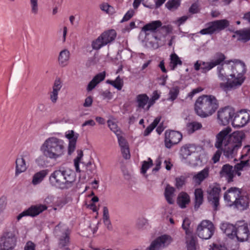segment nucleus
Segmentation results:
<instances>
[{
    "mask_svg": "<svg viewBox=\"0 0 250 250\" xmlns=\"http://www.w3.org/2000/svg\"><path fill=\"white\" fill-rule=\"evenodd\" d=\"M231 131L229 127L221 131L216 136L214 144L215 147L221 149L224 155L228 159H232L235 156L245 137L243 132L236 131L231 134Z\"/></svg>",
    "mask_w": 250,
    "mask_h": 250,
    "instance_id": "nucleus-1",
    "label": "nucleus"
},
{
    "mask_svg": "<svg viewBox=\"0 0 250 250\" xmlns=\"http://www.w3.org/2000/svg\"><path fill=\"white\" fill-rule=\"evenodd\" d=\"M40 150L46 158L56 160L63 156L66 152L64 141L59 138L51 136L45 139Z\"/></svg>",
    "mask_w": 250,
    "mask_h": 250,
    "instance_id": "nucleus-2",
    "label": "nucleus"
},
{
    "mask_svg": "<svg viewBox=\"0 0 250 250\" xmlns=\"http://www.w3.org/2000/svg\"><path fill=\"white\" fill-rule=\"evenodd\" d=\"M76 179V175L73 170L60 168L50 174L49 181L52 186L64 189L72 187Z\"/></svg>",
    "mask_w": 250,
    "mask_h": 250,
    "instance_id": "nucleus-3",
    "label": "nucleus"
},
{
    "mask_svg": "<svg viewBox=\"0 0 250 250\" xmlns=\"http://www.w3.org/2000/svg\"><path fill=\"white\" fill-rule=\"evenodd\" d=\"M218 107V102L214 96L203 95L196 100L195 110L199 116L207 117L214 113Z\"/></svg>",
    "mask_w": 250,
    "mask_h": 250,
    "instance_id": "nucleus-4",
    "label": "nucleus"
},
{
    "mask_svg": "<svg viewBox=\"0 0 250 250\" xmlns=\"http://www.w3.org/2000/svg\"><path fill=\"white\" fill-rule=\"evenodd\" d=\"M233 67V74H230V78L227 80L225 83L220 84V87L225 91L230 90L240 86L243 81V75L246 72L245 63L239 60H235Z\"/></svg>",
    "mask_w": 250,
    "mask_h": 250,
    "instance_id": "nucleus-5",
    "label": "nucleus"
},
{
    "mask_svg": "<svg viewBox=\"0 0 250 250\" xmlns=\"http://www.w3.org/2000/svg\"><path fill=\"white\" fill-rule=\"evenodd\" d=\"M225 59L226 57L223 54L218 53L215 54L214 59L209 62L197 61L194 64V69L196 71L201 69L202 72L206 73L215 66L220 64Z\"/></svg>",
    "mask_w": 250,
    "mask_h": 250,
    "instance_id": "nucleus-6",
    "label": "nucleus"
},
{
    "mask_svg": "<svg viewBox=\"0 0 250 250\" xmlns=\"http://www.w3.org/2000/svg\"><path fill=\"white\" fill-rule=\"evenodd\" d=\"M17 240L15 231L3 232L0 237V250H13L16 246Z\"/></svg>",
    "mask_w": 250,
    "mask_h": 250,
    "instance_id": "nucleus-7",
    "label": "nucleus"
},
{
    "mask_svg": "<svg viewBox=\"0 0 250 250\" xmlns=\"http://www.w3.org/2000/svg\"><path fill=\"white\" fill-rule=\"evenodd\" d=\"M229 25V21L226 20H216L206 24V27L202 29L200 33L202 35L212 34L224 30Z\"/></svg>",
    "mask_w": 250,
    "mask_h": 250,
    "instance_id": "nucleus-8",
    "label": "nucleus"
},
{
    "mask_svg": "<svg viewBox=\"0 0 250 250\" xmlns=\"http://www.w3.org/2000/svg\"><path fill=\"white\" fill-rule=\"evenodd\" d=\"M116 37V32L113 29L104 31L92 42V47L93 49L99 50L103 46L112 42Z\"/></svg>",
    "mask_w": 250,
    "mask_h": 250,
    "instance_id": "nucleus-9",
    "label": "nucleus"
},
{
    "mask_svg": "<svg viewBox=\"0 0 250 250\" xmlns=\"http://www.w3.org/2000/svg\"><path fill=\"white\" fill-rule=\"evenodd\" d=\"M214 232L213 224L209 221L203 220L196 229L197 235L201 239L207 240L211 237Z\"/></svg>",
    "mask_w": 250,
    "mask_h": 250,
    "instance_id": "nucleus-10",
    "label": "nucleus"
},
{
    "mask_svg": "<svg viewBox=\"0 0 250 250\" xmlns=\"http://www.w3.org/2000/svg\"><path fill=\"white\" fill-rule=\"evenodd\" d=\"M208 200L213 206L214 210L218 209L219 205L221 188L217 184L210 186L207 189Z\"/></svg>",
    "mask_w": 250,
    "mask_h": 250,
    "instance_id": "nucleus-11",
    "label": "nucleus"
},
{
    "mask_svg": "<svg viewBox=\"0 0 250 250\" xmlns=\"http://www.w3.org/2000/svg\"><path fill=\"white\" fill-rule=\"evenodd\" d=\"M232 125L235 127H242L250 121V110H241L235 113Z\"/></svg>",
    "mask_w": 250,
    "mask_h": 250,
    "instance_id": "nucleus-12",
    "label": "nucleus"
},
{
    "mask_svg": "<svg viewBox=\"0 0 250 250\" xmlns=\"http://www.w3.org/2000/svg\"><path fill=\"white\" fill-rule=\"evenodd\" d=\"M234 115V110L229 107H226L220 109L217 113L218 123L223 125H226L232 121Z\"/></svg>",
    "mask_w": 250,
    "mask_h": 250,
    "instance_id": "nucleus-13",
    "label": "nucleus"
},
{
    "mask_svg": "<svg viewBox=\"0 0 250 250\" xmlns=\"http://www.w3.org/2000/svg\"><path fill=\"white\" fill-rule=\"evenodd\" d=\"M162 25V23L160 21H152L146 24H145L141 29V33H144L146 36V38L148 36L152 34L154 38L156 40H158L159 38L154 35V34L160 30V28Z\"/></svg>",
    "mask_w": 250,
    "mask_h": 250,
    "instance_id": "nucleus-14",
    "label": "nucleus"
},
{
    "mask_svg": "<svg viewBox=\"0 0 250 250\" xmlns=\"http://www.w3.org/2000/svg\"><path fill=\"white\" fill-rule=\"evenodd\" d=\"M172 241V239L169 235H163L153 241L149 247L148 250H160L168 246Z\"/></svg>",
    "mask_w": 250,
    "mask_h": 250,
    "instance_id": "nucleus-15",
    "label": "nucleus"
},
{
    "mask_svg": "<svg viewBox=\"0 0 250 250\" xmlns=\"http://www.w3.org/2000/svg\"><path fill=\"white\" fill-rule=\"evenodd\" d=\"M47 209L46 205L38 204L31 206L28 209L23 211L17 216L18 221L26 216H36Z\"/></svg>",
    "mask_w": 250,
    "mask_h": 250,
    "instance_id": "nucleus-16",
    "label": "nucleus"
},
{
    "mask_svg": "<svg viewBox=\"0 0 250 250\" xmlns=\"http://www.w3.org/2000/svg\"><path fill=\"white\" fill-rule=\"evenodd\" d=\"M242 193L241 189L236 187H231L224 193V200L229 206H233Z\"/></svg>",
    "mask_w": 250,
    "mask_h": 250,
    "instance_id": "nucleus-17",
    "label": "nucleus"
},
{
    "mask_svg": "<svg viewBox=\"0 0 250 250\" xmlns=\"http://www.w3.org/2000/svg\"><path fill=\"white\" fill-rule=\"evenodd\" d=\"M236 227L234 239L236 238L238 241L240 242L247 241L250 235L248 225L244 223H240L236 224Z\"/></svg>",
    "mask_w": 250,
    "mask_h": 250,
    "instance_id": "nucleus-18",
    "label": "nucleus"
},
{
    "mask_svg": "<svg viewBox=\"0 0 250 250\" xmlns=\"http://www.w3.org/2000/svg\"><path fill=\"white\" fill-rule=\"evenodd\" d=\"M182 138V135L178 131H167L165 132V146L166 147L170 148L173 145L180 142Z\"/></svg>",
    "mask_w": 250,
    "mask_h": 250,
    "instance_id": "nucleus-19",
    "label": "nucleus"
},
{
    "mask_svg": "<svg viewBox=\"0 0 250 250\" xmlns=\"http://www.w3.org/2000/svg\"><path fill=\"white\" fill-rule=\"evenodd\" d=\"M65 137L69 140L68 146V154L70 155L76 148V144L79 136L78 133H76L72 130H68L65 133Z\"/></svg>",
    "mask_w": 250,
    "mask_h": 250,
    "instance_id": "nucleus-20",
    "label": "nucleus"
},
{
    "mask_svg": "<svg viewBox=\"0 0 250 250\" xmlns=\"http://www.w3.org/2000/svg\"><path fill=\"white\" fill-rule=\"evenodd\" d=\"M233 66H230L228 63L222 64L217 67V73L219 78L223 81L227 80L229 78L231 72L233 71Z\"/></svg>",
    "mask_w": 250,
    "mask_h": 250,
    "instance_id": "nucleus-21",
    "label": "nucleus"
},
{
    "mask_svg": "<svg viewBox=\"0 0 250 250\" xmlns=\"http://www.w3.org/2000/svg\"><path fill=\"white\" fill-rule=\"evenodd\" d=\"M209 176V167H206L201 171L195 173L192 177V181L196 185H200Z\"/></svg>",
    "mask_w": 250,
    "mask_h": 250,
    "instance_id": "nucleus-22",
    "label": "nucleus"
},
{
    "mask_svg": "<svg viewBox=\"0 0 250 250\" xmlns=\"http://www.w3.org/2000/svg\"><path fill=\"white\" fill-rule=\"evenodd\" d=\"M62 83L60 78H57L55 79L52 91L50 93V99L52 103H56L58 99L59 92L62 88Z\"/></svg>",
    "mask_w": 250,
    "mask_h": 250,
    "instance_id": "nucleus-23",
    "label": "nucleus"
},
{
    "mask_svg": "<svg viewBox=\"0 0 250 250\" xmlns=\"http://www.w3.org/2000/svg\"><path fill=\"white\" fill-rule=\"evenodd\" d=\"M30 159V155L28 153L25 152L23 154V157L21 158H18L16 160V174L17 175L19 173L25 171L27 166L25 163V160H29Z\"/></svg>",
    "mask_w": 250,
    "mask_h": 250,
    "instance_id": "nucleus-24",
    "label": "nucleus"
},
{
    "mask_svg": "<svg viewBox=\"0 0 250 250\" xmlns=\"http://www.w3.org/2000/svg\"><path fill=\"white\" fill-rule=\"evenodd\" d=\"M235 202L233 206L239 210H244L249 207V199L248 196L242 192Z\"/></svg>",
    "mask_w": 250,
    "mask_h": 250,
    "instance_id": "nucleus-25",
    "label": "nucleus"
},
{
    "mask_svg": "<svg viewBox=\"0 0 250 250\" xmlns=\"http://www.w3.org/2000/svg\"><path fill=\"white\" fill-rule=\"evenodd\" d=\"M236 228V225L234 226L233 224L228 222L222 223L220 225V229L222 231L225 233L229 238L232 239H234Z\"/></svg>",
    "mask_w": 250,
    "mask_h": 250,
    "instance_id": "nucleus-26",
    "label": "nucleus"
},
{
    "mask_svg": "<svg viewBox=\"0 0 250 250\" xmlns=\"http://www.w3.org/2000/svg\"><path fill=\"white\" fill-rule=\"evenodd\" d=\"M220 173L222 177H226L228 181L230 182L232 181L235 172L232 166L226 164L223 166Z\"/></svg>",
    "mask_w": 250,
    "mask_h": 250,
    "instance_id": "nucleus-27",
    "label": "nucleus"
},
{
    "mask_svg": "<svg viewBox=\"0 0 250 250\" xmlns=\"http://www.w3.org/2000/svg\"><path fill=\"white\" fill-rule=\"evenodd\" d=\"M186 244L188 250H199L197 238L192 234H187Z\"/></svg>",
    "mask_w": 250,
    "mask_h": 250,
    "instance_id": "nucleus-28",
    "label": "nucleus"
},
{
    "mask_svg": "<svg viewBox=\"0 0 250 250\" xmlns=\"http://www.w3.org/2000/svg\"><path fill=\"white\" fill-rule=\"evenodd\" d=\"M105 77V71L97 74L89 83L87 87V90L88 91H90L93 90L98 83H99L103 81Z\"/></svg>",
    "mask_w": 250,
    "mask_h": 250,
    "instance_id": "nucleus-29",
    "label": "nucleus"
},
{
    "mask_svg": "<svg viewBox=\"0 0 250 250\" xmlns=\"http://www.w3.org/2000/svg\"><path fill=\"white\" fill-rule=\"evenodd\" d=\"M70 52L67 49L61 51L59 55L58 61L59 65L61 67L67 66L69 63Z\"/></svg>",
    "mask_w": 250,
    "mask_h": 250,
    "instance_id": "nucleus-30",
    "label": "nucleus"
},
{
    "mask_svg": "<svg viewBox=\"0 0 250 250\" xmlns=\"http://www.w3.org/2000/svg\"><path fill=\"white\" fill-rule=\"evenodd\" d=\"M48 169H43L35 173L33 176L32 183L33 185H37L41 183L48 175Z\"/></svg>",
    "mask_w": 250,
    "mask_h": 250,
    "instance_id": "nucleus-31",
    "label": "nucleus"
},
{
    "mask_svg": "<svg viewBox=\"0 0 250 250\" xmlns=\"http://www.w3.org/2000/svg\"><path fill=\"white\" fill-rule=\"evenodd\" d=\"M137 107L139 108H142L145 110V106L147 105L148 102V97L146 94L138 95L136 97Z\"/></svg>",
    "mask_w": 250,
    "mask_h": 250,
    "instance_id": "nucleus-32",
    "label": "nucleus"
},
{
    "mask_svg": "<svg viewBox=\"0 0 250 250\" xmlns=\"http://www.w3.org/2000/svg\"><path fill=\"white\" fill-rule=\"evenodd\" d=\"M196 150V146L193 144L186 145L181 149V154L184 158H187L189 155L194 153Z\"/></svg>",
    "mask_w": 250,
    "mask_h": 250,
    "instance_id": "nucleus-33",
    "label": "nucleus"
},
{
    "mask_svg": "<svg viewBox=\"0 0 250 250\" xmlns=\"http://www.w3.org/2000/svg\"><path fill=\"white\" fill-rule=\"evenodd\" d=\"M237 36V40L246 42L250 40V28L249 29L237 30L235 32Z\"/></svg>",
    "mask_w": 250,
    "mask_h": 250,
    "instance_id": "nucleus-34",
    "label": "nucleus"
},
{
    "mask_svg": "<svg viewBox=\"0 0 250 250\" xmlns=\"http://www.w3.org/2000/svg\"><path fill=\"white\" fill-rule=\"evenodd\" d=\"M190 202L189 195L186 192L180 193L177 198V203L181 208H185Z\"/></svg>",
    "mask_w": 250,
    "mask_h": 250,
    "instance_id": "nucleus-35",
    "label": "nucleus"
},
{
    "mask_svg": "<svg viewBox=\"0 0 250 250\" xmlns=\"http://www.w3.org/2000/svg\"><path fill=\"white\" fill-rule=\"evenodd\" d=\"M175 188L168 185L167 186L165 190V196L167 202L172 204L174 203L173 197L174 195Z\"/></svg>",
    "mask_w": 250,
    "mask_h": 250,
    "instance_id": "nucleus-36",
    "label": "nucleus"
},
{
    "mask_svg": "<svg viewBox=\"0 0 250 250\" xmlns=\"http://www.w3.org/2000/svg\"><path fill=\"white\" fill-rule=\"evenodd\" d=\"M195 208L198 209L203 202V191L201 188H197L194 191Z\"/></svg>",
    "mask_w": 250,
    "mask_h": 250,
    "instance_id": "nucleus-37",
    "label": "nucleus"
},
{
    "mask_svg": "<svg viewBox=\"0 0 250 250\" xmlns=\"http://www.w3.org/2000/svg\"><path fill=\"white\" fill-rule=\"evenodd\" d=\"M202 124L197 122H193L187 125L186 130L188 134L193 133L196 130L201 129Z\"/></svg>",
    "mask_w": 250,
    "mask_h": 250,
    "instance_id": "nucleus-38",
    "label": "nucleus"
},
{
    "mask_svg": "<svg viewBox=\"0 0 250 250\" xmlns=\"http://www.w3.org/2000/svg\"><path fill=\"white\" fill-rule=\"evenodd\" d=\"M169 66L171 70H174L178 65H182V62L179 57L175 53L171 54L170 56Z\"/></svg>",
    "mask_w": 250,
    "mask_h": 250,
    "instance_id": "nucleus-39",
    "label": "nucleus"
},
{
    "mask_svg": "<svg viewBox=\"0 0 250 250\" xmlns=\"http://www.w3.org/2000/svg\"><path fill=\"white\" fill-rule=\"evenodd\" d=\"M249 160L241 161L240 163H238L234 167V169L235 174L238 176H240L241 173L240 171L247 169L249 167Z\"/></svg>",
    "mask_w": 250,
    "mask_h": 250,
    "instance_id": "nucleus-40",
    "label": "nucleus"
},
{
    "mask_svg": "<svg viewBox=\"0 0 250 250\" xmlns=\"http://www.w3.org/2000/svg\"><path fill=\"white\" fill-rule=\"evenodd\" d=\"M106 83L112 85L119 90H121L124 85V81L119 76H118L114 81L108 80Z\"/></svg>",
    "mask_w": 250,
    "mask_h": 250,
    "instance_id": "nucleus-41",
    "label": "nucleus"
},
{
    "mask_svg": "<svg viewBox=\"0 0 250 250\" xmlns=\"http://www.w3.org/2000/svg\"><path fill=\"white\" fill-rule=\"evenodd\" d=\"M103 221L104 224L106 226L107 229L110 230L112 229L111 222L109 219L108 209L106 207L103 208Z\"/></svg>",
    "mask_w": 250,
    "mask_h": 250,
    "instance_id": "nucleus-42",
    "label": "nucleus"
},
{
    "mask_svg": "<svg viewBox=\"0 0 250 250\" xmlns=\"http://www.w3.org/2000/svg\"><path fill=\"white\" fill-rule=\"evenodd\" d=\"M107 124L110 129L114 132L117 136L122 134L121 130L115 122L112 120H108Z\"/></svg>",
    "mask_w": 250,
    "mask_h": 250,
    "instance_id": "nucleus-43",
    "label": "nucleus"
},
{
    "mask_svg": "<svg viewBox=\"0 0 250 250\" xmlns=\"http://www.w3.org/2000/svg\"><path fill=\"white\" fill-rule=\"evenodd\" d=\"M179 93V87L177 86L172 87L169 90L168 100L173 101L177 98Z\"/></svg>",
    "mask_w": 250,
    "mask_h": 250,
    "instance_id": "nucleus-44",
    "label": "nucleus"
},
{
    "mask_svg": "<svg viewBox=\"0 0 250 250\" xmlns=\"http://www.w3.org/2000/svg\"><path fill=\"white\" fill-rule=\"evenodd\" d=\"M39 0H30V10L31 14L36 15L38 14L39 7L38 4Z\"/></svg>",
    "mask_w": 250,
    "mask_h": 250,
    "instance_id": "nucleus-45",
    "label": "nucleus"
},
{
    "mask_svg": "<svg viewBox=\"0 0 250 250\" xmlns=\"http://www.w3.org/2000/svg\"><path fill=\"white\" fill-rule=\"evenodd\" d=\"M179 0H169L166 4V7L170 10L176 9L180 5Z\"/></svg>",
    "mask_w": 250,
    "mask_h": 250,
    "instance_id": "nucleus-46",
    "label": "nucleus"
},
{
    "mask_svg": "<svg viewBox=\"0 0 250 250\" xmlns=\"http://www.w3.org/2000/svg\"><path fill=\"white\" fill-rule=\"evenodd\" d=\"M60 232H62L63 234H64L65 232H69L67 228L61 223L56 226L54 229V233L57 235H59Z\"/></svg>",
    "mask_w": 250,
    "mask_h": 250,
    "instance_id": "nucleus-47",
    "label": "nucleus"
},
{
    "mask_svg": "<svg viewBox=\"0 0 250 250\" xmlns=\"http://www.w3.org/2000/svg\"><path fill=\"white\" fill-rule=\"evenodd\" d=\"M78 155L76 158L74 159V166L77 172H80L79 168V163L81 162V159L83 156V152L82 150L77 151Z\"/></svg>",
    "mask_w": 250,
    "mask_h": 250,
    "instance_id": "nucleus-48",
    "label": "nucleus"
},
{
    "mask_svg": "<svg viewBox=\"0 0 250 250\" xmlns=\"http://www.w3.org/2000/svg\"><path fill=\"white\" fill-rule=\"evenodd\" d=\"M148 224L147 220L144 217L139 218L137 220L136 227L138 229H143Z\"/></svg>",
    "mask_w": 250,
    "mask_h": 250,
    "instance_id": "nucleus-49",
    "label": "nucleus"
},
{
    "mask_svg": "<svg viewBox=\"0 0 250 250\" xmlns=\"http://www.w3.org/2000/svg\"><path fill=\"white\" fill-rule=\"evenodd\" d=\"M153 165L152 160L150 158L148 159L147 161H144L142 166L141 173L145 174L146 170Z\"/></svg>",
    "mask_w": 250,
    "mask_h": 250,
    "instance_id": "nucleus-50",
    "label": "nucleus"
},
{
    "mask_svg": "<svg viewBox=\"0 0 250 250\" xmlns=\"http://www.w3.org/2000/svg\"><path fill=\"white\" fill-rule=\"evenodd\" d=\"M69 232H65L60 238L59 244L61 246L64 247L68 244L69 241Z\"/></svg>",
    "mask_w": 250,
    "mask_h": 250,
    "instance_id": "nucleus-51",
    "label": "nucleus"
},
{
    "mask_svg": "<svg viewBox=\"0 0 250 250\" xmlns=\"http://www.w3.org/2000/svg\"><path fill=\"white\" fill-rule=\"evenodd\" d=\"M186 178L184 176H180L175 179V186L177 188H181L185 184Z\"/></svg>",
    "mask_w": 250,
    "mask_h": 250,
    "instance_id": "nucleus-52",
    "label": "nucleus"
},
{
    "mask_svg": "<svg viewBox=\"0 0 250 250\" xmlns=\"http://www.w3.org/2000/svg\"><path fill=\"white\" fill-rule=\"evenodd\" d=\"M6 206V198L5 196L0 197V214L3 212Z\"/></svg>",
    "mask_w": 250,
    "mask_h": 250,
    "instance_id": "nucleus-53",
    "label": "nucleus"
},
{
    "mask_svg": "<svg viewBox=\"0 0 250 250\" xmlns=\"http://www.w3.org/2000/svg\"><path fill=\"white\" fill-rule=\"evenodd\" d=\"M121 151L123 154V156L125 159L130 158V155L129 150L128 146H125L121 148Z\"/></svg>",
    "mask_w": 250,
    "mask_h": 250,
    "instance_id": "nucleus-54",
    "label": "nucleus"
},
{
    "mask_svg": "<svg viewBox=\"0 0 250 250\" xmlns=\"http://www.w3.org/2000/svg\"><path fill=\"white\" fill-rule=\"evenodd\" d=\"M134 14V12L133 10H130L127 12L123 17L121 22H124L128 21L130 19Z\"/></svg>",
    "mask_w": 250,
    "mask_h": 250,
    "instance_id": "nucleus-55",
    "label": "nucleus"
},
{
    "mask_svg": "<svg viewBox=\"0 0 250 250\" xmlns=\"http://www.w3.org/2000/svg\"><path fill=\"white\" fill-rule=\"evenodd\" d=\"M118 140L119 146L121 148L128 146L127 143L124 137L121 135L117 136Z\"/></svg>",
    "mask_w": 250,
    "mask_h": 250,
    "instance_id": "nucleus-56",
    "label": "nucleus"
},
{
    "mask_svg": "<svg viewBox=\"0 0 250 250\" xmlns=\"http://www.w3.org/2000/svg\"><path fill=\"white\" fill-rule=\"evenodd\" d=\"M93 103V98L91 96L86 97L84 100L83 106L85 107H88L91 106Z\"/></svg>",
    "mask_w": 250,
    "mask_h": 250,
    "instance_id": "nucleus-57",
    "label": "nucleus"
},
{
    "mask_svg": "<svg viewBox=\"0 0 250 250\" xmlns=\"http://www.w3.org/2000/svg\"><path fill=\"white\" fill-rule=\"evenodd\" d=\"M222 151V150L219 149L216 151L212 158L214 163H216L219 161Z\"/></svg>",
    "mask_w": 250,
    "mask_h": 250,
    "instance_id": "nucleus-58",
    "label": "nucleus"
},
{
    "mask_svg": "<svg viewBox=\"0 0 250 250\" xmlns=\"http://www.w3.org/2000/svg\"><path fill=\"white\" fill-rule=\"evenodd\" d=\"M35 244L31 241H28L24 248V250H35Z\"/></svg>",
    "mask_w": 250,
    "mask_h": 250,
    "instance_id": "nucleus-59",
    "label": "nucleus"
},
{
    "mask_svg": "<svg viewBox=\"0 0 250 250\" xmlns=\"http://www.w3.org/2000/svg\"><path fill=\"white\" fill-rule=\"evenodd\" d=\"M199 11V8L197 3H193L189 9V12L192 14H195Z\"/></svg>",
    "mask_w": 250,
    "mask_h": 250,
    "instance_id": "nucleus-60",
    "label": "nucleus"
},
{
    "mask_svg": "<svg viewBox=\"0 0 250 250\" xmlns=\"http://www.w3.org/2000/svg\"><path fill=\"white\" fill-rule=\"evenodd\" d=\"M188 17L187 16H182V17L178 18L177 20L175 21V23L179 26L184 23L188 19Z\"/></svg>",
    "mask_w": 250,
    "mask_h": 250,
    "instance_id": "nucleus-61",
    "label": "nucleus"
},
{
    "mask_svg": "<svg viewBox=\"0 0 250 250\" xmlns=\"http://www.w3.org/2000/svg\"><path fill=\"white\" fill-rule=\"evenodd\" d=\"M189 225H190V221H189V219L188 218H185L183 220L182 227H183V229H184L186 230L187 235L188 234V227H189Z\"/></svg>",
    "mask_w": 250,
    "mask_h": 250,
    "instance_id": "nucleus-62",
    "label": "nucleus"
},
{
    "mask_svg": "<svg viewBox=\"0 0 250 250\" xmlns=\"http://www.w3.org/2000/svg\"><path fill=\"white\" fill-rule=\"evenodd\" d=\"M101 95L104 99L110 100L112 98V94L109 90L103 91Z\"/></svg>",
    "mask_w": 250,
    "mask_h": 250,
    "instance_id": "nucleus-63",
    "label": "nucleus"
},
{
    "mask_svg": "<svg viewBox=\"0 0 250 250\" xmlns=\"http://www.w3.org/2000/svg\"><path fill=\"white\" fill-rule=\"evenodd\" d=\"M135 23L133 21H131L128 25L126 26L124 29V32H129L131 29L135 27Z\"/></svg>",
    "mask_w": 250,
    "mask_h": 250,
    "instance_id": "nucleus-64",
    "label": "nucleus"
}]
</instances>
